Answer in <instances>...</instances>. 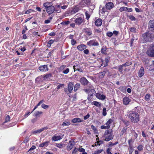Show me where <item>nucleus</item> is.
Returning a JSON list of instances; mask_svg holds the SVG:
<instances>
[{"mask_svg":"<svg viewBox=\"0 0 154 154\" xmlns=\"http://www.w3.org/2000/svg\"><path fill=\"white\" fill-rule=\"evenodd\" d=\"M128 117L130 121L133 123H137L140 121L139 115L135 112H130L128 114Z\"/></svg>","mask_w":154,"mask_h":154,"instance_id":"1","label":"nucleus"},{"mask_svg":"<svg viewBox=\"0 0 154 154\" xmlns=\"http://www.w3.org/2000/svg\"><path fill=\"white\" fill-rule=\"evenodd\" d=\"M43 6L45 8L47 12L49 14L53 13L54 11H58L57 10H56L55 7L52 5V4L51 2H45L44 3Z\"/></svg>","mask_w":154,"mask_h":154,"instance_id":"2","label":"nucleus"},{"mask_svg":"<svg viewBox=\"0 0 154 154\" xmlns=\"http://www.w3.org/2000/svg\"><path fill=\"white\" fill-rule=\"evenodd\" d=\"M104 135L105 137V140L106 141H108L112 139L113 136L112 129H109L106 130L105 132Z\"/></svg>","mask_w":154,"mask_h":154,"instance_id":"3","label":"nucleus"},{"mask_svg":"<svg viewBox=\"0 0 154 154\" xmlns=\"http://www.w3.org/2000/svg\"><path fill=\"white\" fill-rule=\"evenodd\" d=\"M143 37L145 41L150 42L152 41L153 38V35L149 32H148L143 34Z\"/></svg>","mask_w":154,"mask_h":154,"instance_id":"4","label":"nucleus"},{"mask_svg":"<svg viewBox=\"0 0 154 154\" xmlns=\"http://www.w3.org/2000/svg\"><path fill=\"white\" fill-rule=\"evenodd\" d=\"M78 15L77 17H78L79 16V17L77 18H76L75 20V23L77 25H80L82 24V22H83L84 20V16L82 14H78L76 15L75 16Z\"/></svg>","mask_w":154,"mask_h":154,"instance_id":"5","label":"nucleus"},{"mask_svg":"<svg viewBox=\"0 0 154 154\" xmlns=\"http://www.w3.org/2000/svg\"><path fill=\"white\" fill-rule=\"evenodd\" d=\"M84 91L88 94H89L90 96H92V94H91V92L93 93L94 92V90L93 89V86L91 85H90L88 86L86 89H84Z\"/></svg>","mask_w":154,"mask_h":154,"instance_id":"6","label":"nucleus"},{"mask_svg":"<svg viewBox=\"0 0 154 154\" xmlns=\"http://www.w3.org/2000/svg\"><path fill=\"white\" fill-rule=\"evenodd\" d=\"M150 47V49L147 51L146 53L149 57H154V45L151 46Z\"/></svg>","mask_w":154,"mask_h":154,"instance_id":"7","label":"nucleus"},{"mask_svg":"<svg viewBox=\"0 0 154 154\" xmlns=\"http://www.w3.org/2000/svg\"><path fill=\"white\" fill-rule=\"evenodd\" d=\"M91 4V0H83L80 3V6L82 7H84L86 5H90Z\"/></svg>","mask_w":154,"mask_h":154,"instance_id":"8","label":"nucleus"},{"mask_svg":"<svg viewBox=\"0 0 154 154\" xmlns=\"http://www.w3.org/2000/svg\"><path fill=\"white\" fill-rule=\"evenodd\" d=\"M82 31L87 36H90L92 35V31L90 28H84L83 29Z\"/></svg>","mask_w":154,"mask_h":154,"instance_id":"9","label":"nucleus"},{"mask_svg":"<svg viewBox=\"0 0 154 154\" xmlns=\"http://www.w3.org/2000/svg\"><path fill=\"white\" fill-rule=\"evenodd\" d=\"M87 44L88 45L94 46H98L99 45L98 42L94 39L90 40L87 42Z\"/></svg>","mask_w":154,"mask_h":154,"instance_id":"10","label":"nucleus"},{"mask_svg":"<svg viewBox=\"0 0 154 154\" xmlns=\"http://www.w3.org/2000/svg\"><path fill=\"white\" fill-rule=\"evenodd\" d=\"M148 27L150 30L154 31V20H150L149 21Z\"/></svg>","mask_w":154,"mask_h":154,"instance_id":"11","label":"nucleus"},{"mask_svg":"<svg viewBox=\"0 0 154 154\" xmlns=\"http://www.w3.org/2000/svg\"><path fill=\"white\" fill-rule=\"evenodd\" d=\"M74 144L75 143L72 140L69 141L68 145L67 146V149L68 150H70L73 147Z\"/></svg>","mask_w":154,"mask_h":154,"instance_id":"12","label":"nucleus"},{"mask_svg":"<svg viewBox=\"0 0 154 154\" xmlns=\"http://www.w3.org/2000/svg\"><path fill=\"white\" fill-rule=\"evenodd\" d=\"M73 88V82H69L68 86V90L69 93H71Z\"/></svg>","mask_w":154,"mask_h":154,"instance_id":"13","label":"nucleus"},{"mask_svg":"<svg viewBox=\"0 0 154 154\" xmlns=\"http://www.w3.org/2000/svg\"><path fill=\"white\" fill-rule=\"evenodd\" d=\"M144 74V68L141 67L138 72V75L140 77H142Z\"/></svg>","mask_w":154,"mask_h":154,"instance_id":"14","label":"nucleus"},{"mask_svg":"<svg viewBox=\"0 0 154 154\" xmlns=\"http://www.w3.org/2000/svg\"><path fill=\"white\" fill-rule=\"evenodd\" d=\"M96 96L97 98L101 100H104L106 98V96L103 94H101L99 93H97L96 94Z\"/></svg>","mask_w":154,"mask_h":154,"instance_id":"15","label":"nucleus"},{"mask_svg":"<svg viewBox=\"0 0 154 154\" xmlns=\"http://www.w3.org/2000/svg\"><path fill=\"white\" fill-rule=\"evenodd\" d=\"M123 104L125 105H127L130 102V100L128 97H125L123 98Z\"/></svg>","mask_w":154,"mask_h":154,"instance_id":"16","label":"nucleus"},{"mask_svg":"<svg viewBox=\"0 0 154 154\" xmlns=\"http://www.w3.org/2000/svg\"><path fill=\"white\" fill-rule=\"evenodd\" d=\"M86 48V46L83 44H81L79 46H78L77 47V49L80 51H82Z\"/></svg>","mask_w":154,"mask_h":154,"instance_id":"17","label":"nucleus"},{"mask_svg":"<svg viewBox=\"0 0 154 154\" xmlns=\"http://www.w3.org/2000/svg\"><path fill=\"white\" fill-rule=\"evenodd\" d=\"M80 82L83 85H87L88 83V81L84 77L81 78L80 79Z\"/></svg>","mask_w":154,"mask_h":154,"instance_id":"18","label":"nucleus"},{"mask_svg":"<svg viewBox=\"0 0 154 154\" xmlns=\"http://www.w3.org/2000/svg\"><path fill=\"white\" fill-rule=\"evenodd\" d=\"M113 4L111 2L107 3L106 5V8L108 9H111L113 7Z\"/></svg>","mask_w":154,"mask_h":154,"instance_id":"19","label":"nucleus"},{"mask_svg":"<svg viewBox=\"0 0 154 154\" xmlns=\"http://www.w3.org/2000/svg\"><path fill=\"white\" fill-rule=\"evenodd\" d=\"M39 69L40 71L43 72H45L48 70V68L46 65H43L40 66L39 67Z\"/></svg>","mask_w":154,"mask_h":154,"instance_id":"20","label":"nucleus"},{"mask_svg":"<svg viewBox=\"0 0 154 154\" xmlns=\"http://www.w3.org/2000/svg\"><path fill=\"white\" fill-rule=\"evenodd\" d=\"M102 20L101 19H98L95 22V24L97 26H100L102 24Z\"/></svg>","mask_w":154,"mask_h":154,"instance_id":"21","label":"nucleus"},{"mask_svg":"<svg viewBox=\"0 0 154 154\" xmlns=\"http://www.w3.org/2000/svg\"><path fill=\"white\" fill-rule=\"evenodd\" d=\"M63 136L61 137L60 136H54L52 138V140L53 141H57L60 140L62 138Z\"/></svg>","mask_w":154,"mask_h":154,"instance_id":"22","label":"nucleus"},{"mask_svg":"<svg viewBox=\"0 0 154 154\" xmlns=\"http://www.w3.org/2000/svg\"><path fill=\"white\" fill-rule=\"evenodd\" d=\"M47 128H48L47 127H45L43 128H41L40 129L34 131L33 132V134L39 133L41 132L42 131H43L44 130L47 129Z\"/></svg>","mask_w":154,"mask_h":154,"instance_id":"23","label":"nucleus"},{"mask_svg":"<svg viewBox=\"0 0 154 154\" xmlns=\"http://www.w3.org/2000/svg\"><path fill=\"white\" fill-rule=\"evenodd\" d=\"M83 121L80 118H76L73 119L71 121L72 122L75 123L76 122H80Z\"/></svg>","mask_w":154,"mask_h":154,"instance_id":"24","label":"nucleus"},{"mask_svg":"<svg viewBox=\"0 0 154 154\" xmlns=\"http://www.w3.org/2000/svg\"><path fill=\"white\" fill-rule=\"evenodd\" d=\"M109 58H105V62H103V60H102V59L101 58V60L102 62V63L101 64V65H103L104 67L106 66H107L108 63L109 61Z\"/></svg>","mask_w":154,"mask_h":154,"instance_id":"25","label":"nucleus"},{"mask_svg":"<svg viewBox=\"0 0 154 154\" xmlns=\"http://www.w3.org/2000/svg\"><path fill=\"white\" fill-rule=\"evenodd\" d=\"M51 76V74H47L46 75H41L42 79L46 80L50 78Z\"/></svg>","mask_w":154,"mask_h":154,"instance_id":"26","label":"nucleus"},{"mask_svg":"<svg viewBox=\"0 0 154 154\" xmlns=\"http://www.w3.org/2000/svg\"><path fill=\"white\" fill-rule=\"evenodd\" d=\"M48 143H49V142L48 141H46V142H44L41 144H40L39 146V147H45L48 146Z\"/></svg>","mask_w":154,"mask_h":154,"instance_id":"27","label":"nucleus"},{"mask_svg":"<svg viewBox=\"0 0 154 154\" xmlns=\"http://www.w3.org/2000/svg\"><path fill=\"white\" fill-rule=\"evenodd\" d=\"M79 10V7L76 6L74 7L72 11V13H75L78 12Z\"/></svg>","mask_w":154,"mask_h":154,"instance_id":"28","label":"nucleus"},{"mask_svg":"<svg viewBox=\"0 0 154 154\" xmlns=\"http://www.w3.org/2000/svg\"><path fill=\"white\" fill-rule=\"evenodd\" d=\"M70 123L69 121H65L61 125V126L63 127H64L66 126H68L70 125Z\"/></svg>","mask_w":154,"mask_h":154,"instance_id":"29","label":"nucleus"},{"mask_svg":"<svg viewBox=\"0 0 154 154\" xmlns=\"http://www.w3.org/2000/svg\"><path fill=\"white\" fill-rule=\"evenodd\" d=\"M92 104L93 105H94L95 106L99 107H100L101 106V104L100 103L96 101H93Z\"/></svg>","mask_w":154,"mask_h":154,"instance_id":"30","label":"nucleus"},{"mask_svg":"<svg viewBox=\"0 0 154 154\" xmlns=\"http://www.w3.org/2000/svg\"><path fill=\"white\" fill-rule=\"evenodd\" d=\"M127 128L126 127H124L123 128L121 132V134L122 135L126 134V130Z\"/></svg>","mask_w":154,"mask_h":154,"instance_id":"31","label":"nucleus"},{"mask_svg":"<svg viewBox=\"0 0 154 154\" xmlns=\"http://www.w3.org/2000/svg\"><path fill=\"white\" fill-rule=\"evenodd\" d=\"M44 102V101L43 100H41L37 104V105L34 107V109H33V110L32 111L31 113H32L33 111H34L38 107V106H39L42 103Z\"/></svg>","mask_w":154,"mask_h":154,"instance_id":"32","label":"nucleus"},{"mask_svg":"<svg viewBox=\"0 0 154 154\" xmlns=\"http://www.w3.org/2000/svg\"><path fill=\"white\" fill-rule=\"evenodd\" d=\"M103 149H100L94 152L92 154H99L103 151Z\"/></svg>","mask_w":154,"mask_h":154,"instance_id":"33","label":"nucleus"},{"mask_svg":"<svg viewBox=\"0 0 154 154\" xmlns=\"http://www.w3.org/2000/svg\"><path fill=\"white\" fill-rule=\"evenodd\" d=\"M70 22L69 21H63L60 24L63 26L67 25L69 24Z\"/></svg>","mask_w":154,"mask_h":154,"instance_id":"34","label":"nucleus"},{"mask_svg":"<svg viewBox=\"0 0 154 154\" xmlns=\"http://www.w3.org/2000/svg\"><path fill=\"white\" fill-rule=\"evenodd\" d=\"M113 122V121L112 119H109L107 122L106 123V126L109 125V128L110 127V125L111 123H112Z\"/></svg>","mask_w":154,"mask_h":154,"instance_id":"35","label":"nucleus"},{"mask_svg":"<svg viewBox=\"0 0 154 154\" xmlns=\"http://www.w3.org/2000/svg\"><path fill=\"white\" fill-rule=\"evenodd\" d=\"M42 112L40 111H36L34 113L33 116H37L40 114H42Z\"/></svg>","mask_w":154,"mask_h":154,"instance_id":"36","label":"nucleus"},{"mask_svg":"<svg viewBox=\"0 0 154 154\" xmlns=\"http://www.w3.org/2000/svg\"><path fill=\"white\" fill-rule=\"evenodd\" d=\"M80 84L79 83L76 84L74 86V90L75 91L79 88Z\"/></svg>","mask_w":154,"mask_h":154,"instance_id":"37","label":"nucleus"},{"mask_svg":"<svg viewBox=\"0 0 154 154\" xmlns=\"http://www.w3.org/2000/svg\"><path fill=\"white\" fill-rule=\"evenodd\" d=\"M62 5L61 3H60V5H56L55 6V8H56V9L57 8H58L59 9L57 10L58 11L57 12L58 13L60 11V5ZM56 10H57L56 9Z\"/></svg>","mask_w":154,"mask_h":154,"instance_id":"38","label":"nucleus"},{"mask_svg":"<svg viewBox=\"0 0 154 154\" xmlns=\"http://www.w3.org/2000/svg\"><path fill=\"white\" fill-rule=\"evenodd\" d=\"M117 143H118L117 142H116L115 143H113L112 142H109V143H108L107 145L108 146H114V145L117 144Z\"/></svg>","mask_w":154,"mask_h":154,"instance_id":"39","label":"nucleus"},{"mask_svg":"<svg viewBox=\"0 0 154 154\" xmlns=\"http://www.w3.org/2000/svg\"><path fill=\"white\" fill-rule=\"evenodd\" d=\"M106 50V47H103L101 50V52L103 54H105Z\"/></svg>","mask_w":154,"mask_h":154,"instance_id":"40","label":"nucleus"},{"mask_svg":"<svg viewBox=\"0 0 154 154\" xmlns=\"http://www.w3.org/2000/svg\"><path fill=\"white\" fill-rule=\"evenodd\" d=\"M129 18L132 21H135L136 20L135 17L133 15H130L129 16Z\"/></svg>","mask_w":154,"mask_h":154,"instance_id":"41","label":"nucleus"},{"mask_svg":"<svg viewBox=\"0 0 154 154\" xmlns=\"http://www.w3.org/2000/svg\"><path fill=\"white\" fill-rule=\"evenodd\" d=\"M150 98V95L149 94H146L145 96V99L146 101H149Z\"/></svg>","mask_w":154,"mask_h":154,"instance_id":"42","label":"nucleus"},{"mask_svg":"<svg viewBox=\"0 0 154 154\" xmlns=\"http://www.w3.org/2000/svg\"><path fill=\"white\" fill-rule=\"evenodd\" d=\"M143 145H140L138 146L137 148L139 150L141 151L143 150Z\"/></svg>","mask_w":154,"mask_h":154,"instance_id":"43","label":"nucleus"},{"mask_svg":"<svg viewBox=\"0 0 154 154\" xmlns=\"http://www.w3.org/2000/svg\"><path fill=\"white\" fill-rule=\"evenodd\" d=\"M54 42V40L51 39L50 40L48 43V46L50 47L51 46V45Z\"/></svg>","mask_w":154,"mask_h":154,"instance_id":"44","label":"nucleus"},{"mask_svg":"<svg viewBox=\"0 0 154 154\" xmlns=\"http://www.w3.org/2000/svg\"><path fill=\"white\" fill-rule=\"evenodd\" d=\"M85 14L86 19L87 20H88L90 16V15L89 14V12L88 11H86L85 12Z\"/></svg>","mask_w":154,"mask_h":154,"instance_id":"45","label":"nucleus"},{"mask_svg":"<svg viewBox=\"0 0 154 154\" xmlns=\"http://www.w3.org/2000/svg\"><path fill=\"white\" fill-rule=\"evenodd\" d=\"M55 146L57 147H58L60 148H61L63 147V144L61 143H56L55 145Z\"/></svg>","mask_w":154,"mask_h":154,"instance_id":"46","label":"nucleus"},{"mask_svg":"<svg viewBox=\"0 0 154 154\" xmlns=\"http://www.w3.org/2000/svg\"><path fill=\"white\" fill-rule=\"evenodd\" d=\"M126 7H123L120 8L119 9V11L120 12L126 11Z\"/></svg>","mask_w":154,"mask_h":154,"instance_id":"47","label":"nucleus"},{"mask_svg":"<svg viewBox=\"0 0 154 154\" xmlns=\"http://www.w3.org/2000/svg\"><path fill=\"white\" fill-rule=\"evenodd\" d=\"M112 149V148L110 147H109L106 150V152L107 154H112V153L111 152V151Z\"/></svg>","mask_w":154,"mask_h":154,"instance_id":"48","label":"nucleus"},{"mask_svg":"<svg viewBox=\"0 0 154 154\" xmlns=\"http://www.w3.org/2000/svg\"><path fill=\"white\" fill-rule=\"evenodd\" d=\"M125 67L124 66H123V64L122 65H120L119 66H118L119 70L120 72H122V67Z\"/></svg>","mask_w":154,"mask_h":154,"instance_id":"49","label":"nucleus"},{"mask_svg":"<svg viewBox=\"0 0 154 154\" xmlns=\"http://www.w3.org/2000/svg\"><path fill=\"white\" fill-rule=\"evenodd\" d=\"M101 128L103 129H109V125L108 126H104V125H102L101 126Z\"/></svg>","mask_w":154,"mask_h":154,"instance_id":"50","label":"nucleus"},{"mask_svg":"<svg viewBox=\"0 0 154 154\" xmlns=\"http://www.w3.org/2000/svg\"><path fill=\"white\" fill-rule=\"evenodd\" d=\"M69 68H66V69L63 70V73L65 74H67L69 72Z\"/></svg>","mask_w":154,"mask_h":154,"instance_id":"51","label":"nucleus"},{"mask_svg":"<svg viewBox=\"0 0 154 154\" xmlns=\"http://www.w3.org/2000/svg\"><path fill=\"white\" fill-rule=\"evenodd\" d=\"M42 107L44 109H47L48 107L49 106L45 105L44 103L42 104L41 105Z\"/></svg>","mask_w":154,"mask_h":154,"instance_id":"52","label":"nucleus"},{"mask_svg":"<svg viewBox=\"0 0 154 154\" xmlns=\"http://www.w3.org/2000/svg\"><path fill=\"white\" fill-rule=\"evenodd\" d=\"M131 63L130 62H128L126 63H125L123 64V66H124L125 67H126V66H128L131 65Z\"/></svg>","mask_w":154,"mask_h":154,"instance_id":"53","label":"nucleus"},{"mask_svg":"<svg viewBox=\"0 0 154 154\" xmlns=\"http://www.w3.org/2000/svg\"><path fill=\"white\" fill-rule=\"evenodd\" d=\"M106 108H103V115L104 116H106Z\"/></svg>","mask_w":154,"mask_h":154,"instance_id":"54","label":"nucleus"},{"mask_svg":"<svg viewBox=\"0 0 154 154\" xmlns=\"http://www.w3.org/2000/svg\"><path fill=\"white\" fill-rule=\"evenodd\" d=\"M78 148L75 147L74 150L72 152V154H76L77 152L78 151Z\"/></svg>","mask_w":154,"mask_h":154,"instance_id":"55","label":"nucleus"},{"mask_svg":"<svg viewBox=\"0 0 154 154\" xmlns=\"http://www.w3.org/2000/svg\"><path fill=\"white\" fill-rule=\"evenodd\" d=\"M64 85L63 84H60L57 86V88L59 89L60 88H62L64 87Z\"/></svg>","mask_w":154,"mask_h":154,"instance_id":"56","label":"nucleus"},{"mask_svg":"<svg viewBox=\"0 0 154 154\" xmlns=\"http://www.w3.org/2000/svg\"><path fill=\"white\" fill-rule=\"evenodd\" d=\"M130 30L131 32H135L136 28L134 27H131L130 28Z\"/></svg>","mask_w":154,"mask_h":154,"instance_id":"57","label":"nucleus"},{"mask_svg":"<svg viewBox=\"0 0 154 154\" xmlns=\"http://www.w3.org/2000/svg\"><path fill=\"white\" fill-rule=\"evenodd\" d=\"M123 122L124 124L127 126H128L129 125L130 122L128 121H124Z\"/></svg>","mask_w":154,"mask_h":154,"instance_id":"58","label":"nucleus"},{"mask_svg":"<svg viewBox=\"0 0 154 154\" xmlns=\"http://www.w3.org/2000/svg\"><path fill=\"white\" fill-rule=\"evenodd\" d=\"M133 10L132 8L126 7V11H128V12H131Z\"/></svg>","mask_w":154,"mask_h":154,"instance_id":"59","label":"nucleus"},{"mask_svg":"<svg viewBox=\"0 0 154 154\" xmlns=\"http://www.w3.org/2000/svg\"><path fill=\"white\" fill-rule=\"evenodd\" d=\"M79 68V66H73V69L74 70V71H76L78 70Z\"/></svg>","mask_w":154,"mask_h":154,"instance_id":"60","label":"nucleus"},{"mask_svg":"<svg viewBox=\"0 0 154 154\" xmlns=\"http://www.w3.org/2000/svg\"><path fill=\"white\" fill-rule=\"evenodd\" d=\"M107 36L111 37L113 35V33L111 32H108L107 33Z\"/></svg>","mask_w":154,"mask_h":154,"instance_id":"61","label":"nucleus"},{"mask_svg":"<svg viewBox=\"0 0 154 154\" xmlns=\"http://www.w3.org/2000/svg\"><path fill=\"white\" fill-rule=\"evenodd\" d=\"M41 79H42L41 76L35 79V81H36L37 82H39L41 80Z\"/></svg>","mask_w":154,"mask_h":154,"instance_id":"62","label":"nucleus"},{"mask_svg":"<svg viewBox=\"0 0 154 154\" xmlns=\"http://www.w3.org/2000/svg\"><path fill=\"white\" fill-rule=\"evenodd\" d=\"M150 66V68H151V69H150V70L151 71L152 70H154V61L153 62V63L152 65H151Z\"/></svg>","mask_w":154,"mask_h":154,"instance_id":"63","label":"nucleus"},{"mask_svg":"<svg viewBox=\"0 0 154 154\" xmlns=\"http://www.w3.org/2000/svg\"><path fill=\"white\" fill-rule=\"evenodd\" d=\"M91 129L93 130L95 132L97 131V130L96 128L94 125H91Z\"/></svg>","mask_w":154,"mask_h":154,"instance_id":"64","label":"nucleus"}]
</instances>
